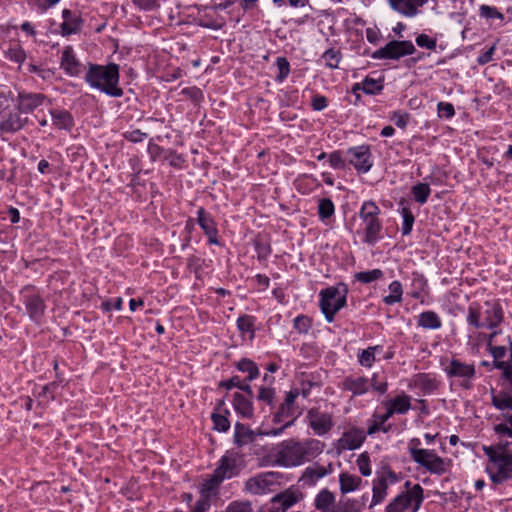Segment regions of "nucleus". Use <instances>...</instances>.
Masks as SVG:
<instances>
[{
	"instance_id": "1",
	"label": "nucleus",
	"mask_w": 512,
	"mask_h": 512,
	"mask_svg": "<svg viewBox=\"0 0 512 512\" xmlns=\"http://www.w3.org/2000/svg\"><path fill=\"white\" fill-rule=\"evenodd\" d=\"M324 446V443L317 439L284 440L278 445L276 462L284 467L298 466L321 454Z\"/></svg>"
},
{
	"instance_id": "2",
	"label": "nucleus",
	"mask_w": 512,
	"mask_h": 512,
	"mask_svg": "<svg viewBox=\"0 0 512 512\" xmlns=\"http://www.w3.org/2000/svg\"><path fill=\"white\" fill-rule=\"evenodd\" d=\"M84 79L91 88L109 96L121 97L123 95V90L118 86L119 65L115 63L108 65L89 64Z\"/></svg>"
},
{
	"instance_id": "3",
	"label": "nucleus",
	"mask_w": 512,
	"mask_h": 512,
	"mask_svg": "<svg viewBox=\"0 0 512 512\" xmlns=\"http://www.w3.org/2000/svg\"><path fill=\"white\" fill-rule=\"evenodd\" d=\"M380 208L374 201H365L359 211V217L363 226V241L374 245L380 239L382 224L379 220Z\"/></svg>"
},
{
	"instance_id": "4",
	"label": "nucleus",
	"mask_w": 512,
	"mask_h": 512,
	"mask_svg": "<svg viewBox=\"0 0 512 512\" xmlns=\"http://www.w3.org/2000/svg\"><path fill=\"white\" fill-rule=\"evenodd\" d=\"M347 292V286L343 283L320 291L319 305L327 322H333L335 314L346 305Z\"/></svg>"
},
{
	"instance_id": "5",
	"label": "nucleus",
	"mask_w": 512,
	"mask_h": 512,
	"mask_svg": "<svg viewBox=\"0 0 512 512\" xmlns=\"http://www.w3.org/2000/svg\"><path fill=\"white\" fill-rule=\"evenodd\" d=\"M410 482L405 483L407 491L397 495L387 506L385 512H405L412 507L413 512H417L424 499V490L419 484H415L409 489Z\"/></svg>"
},
{
	"instance_id": "6",
	"label": "nucleus",
	"mask_w": 512,
	"mask_h": 512,
	"mask_svg": "<svg viewBox=\"0 0 512 512\" xmlns=\"http://www.w3.org/2000/svg\"><path fill=\"white\" fill-rule=\"evenodd\" d=\"M282 480L283 475L279 472H263L249 478L245 482V490L254 495L273 493L280 488Z\"/></svg>"
},
{
	"instance_id": "7",
	"label": "nucleus",
	"mask_w": 512,
	"mask_h": 512,
	"mask_svg": "<svg viewBox=\"0 0 512 512\" xmlns=\"http://www.w3.org/2000/svg\"><path fill=\"white\" fill-rule=\"evenodd\" d=\"M411 459L424 467L431 474L443 475L449 466V461L440 457L435 450L411 448Z\"/></svg>"
},
{
	"instance_id": "8",
	"label": "nucleus",
	"mask_w": 512,
	"mask_h": 512,
	"mask_svg": "<svg viewBox=\"0 0 512 512\" xmlns=\"http://www.w3.org/2000/svg\"><path fill=\"white\" fill-rule=\"evenodd\" d=\"M300 395L299 389H292L288 393H286L284 401L280 404L278 411L274 414L273 422L281 423L286 419H290L287 421L281 428L277 430H273L271 433L273 435H278L284 431L285 428L291 426L297 416L299 415L298 407L295 405L296 398Z\"/></svg>"
},
{
	"instance_id": "9",
	"label": "nucleus",
	"mask_w": 512,
	"mask_h": 512,
	"mask_svg": "<svg viewBox=\"0 0 512 512\" xmlns=\"http://www.w3.org/2000/svg\"><path fill=\"white\" fill-rule=\"evenodd\" d=\"M243 468L244 460L239 452L228 450L219 459L214 472L218 474L222 480H226L238 476Z\"/></svg>"
},
{
	"instance_id": "10",
	"label": "nucleus",
	"mask_w": 512,
	"mask_h": 512,
	"mask_svg": "<svg viewBox=\"0 0 512 512\" xmlns=\"http://www.w3.org/2000/svg\"><path fill=\"white\" fill-rule=\"evenodd\" d=\"M415 51L414 44L409 40H392L384 47L377 49L372 54V58L398 60L401 57L412 55Z\"/></svg>"
},
{
	"instance_id": "11",
	"label": "nucleus",
	"mask_w": 512,
	"mask_h": 512,
	"mask_svg": "<svg viewBox=\"0 0 512 512\" xmlns=\"http://www.w3.org/2000/svg\"><path fill=\"white\" fill-rule=\"evenodd\" d=\"M445 372L450 378L461 379L460 386L464 389H471L472 380L475 377L476 370L473 364L461 362L458 359H451L449 365L445 367Z\"/></svg>"
},
{
	"instance_id": "12",
	"label": "nucleus",
	"mask_w": 512,
	"mask_h": 512,
	"mask_svg": "<svg viewBox=\"0 0 512 512\" xmlns=\"http://www.w3.org/2000/svg\"><path fill=\"white\" fill-rule=\"evenodd\" d=\"M308 426L315 435L323 436L329 433L334 427L333 417L330 413L319 408H311L306 415Z\"/></svg>"
},
{
	"instance_id": "13",
	"label": "nucleus",
	"mask_w": 512,
	"mask_h": 512,
	"mask_svg": "<svg viewBox=\"0 0 512 512\" xmlns=\"http://www.w3.org/2000/svg\"><path fill=\"white\" fill-rule=\"evenodd\" d=\"M348 161L360 173H367L373 162L369 146L361 145L347 150Z\"/></svg>"
},
{
	"instance_id": "14",
	"label": "nucleus",
	"mask_w": 512,
	"mask_h": 512,
	"mask_svg": "<svg viewBox=\"0 0 512 512\" xmlns=\"http://www.w3.org/2000/svg\"><path fill=\"white\" fill-rule=\"evenodd\" d=\"M366 439L365 431L358 427H351L342 433L337 440L335 448L338 453L345 450H355L359 448Z\"/></svg>"
},
{
	"instance_id": "15",
	"label": "nucleus",
	"mask_w": 512,
	"mask_h": 512,
	"mask_svg": "<svg viewBox=\"0 0 512 512\" xmlns=\"http://www.w3.org/2000/svg\"><path fill=\"white\" fill-rule=\"evenodd\" d=\"M29 288L25 287L22 290L24 305L26 307V311L31 320L35 322H39L42 316L44 315L46 305L43 298L34 293H28Z\"/></svg>"
},
{
	"instance_id": "16",
	"label": "nucleus",
	"mask_w": 512,
	"mask_h": 512,
	"mask_svg": "<svg viewBox=\"0 0 512 512\" xmlns=\"http://www.w3.org/2000/svg\"><path fill=\"white\" fill-rule=\"evenodd\" d=\"M46 99L42 93L20 92L17 97L16 109L21 113H30L41 106Z\"/></svg>"
},
{
	"instance_id": "17",
	"label": "nucleus",
	"mask_w": 512,
	"mask_h": 512,
	"mask_svg": "<svg viewBox=\"0 0 512 512\" xmlns=\"http://www.w3.org/2000/svg\"><path fill=\"white\" fill-rule=\"evenodd\" d=\"M197 222L203 230L204 234L208 237V242L210 244H218V230L216 228L215 221L203 207H200L197 210Z\"/></svg>"
},
{
	"instance_id": "18",
	"label": "nucleus",
	"mask_w": 512,
	"mask_h": 512,
	"mask_svg": "<svg viewBox=\"0 0 512 512\" xmlns=\"http://www.w3.org/2000/svg\"><path fill=\"white\" fill-rule=\"evenodd\" d=\"M341 387L344 391L351 392L352 396H361L368 392L370 380L365 376H347L342 381Z\"/></svg>"
},
{
	"instance_id": "19",
	"label": "nucleus",
	"mask_w": 512,
	"mask_h": 512,
	"mask_svg": "<svg viewBox=\"0 0 512 512\" xmlns=\"http://www.w3.org/2000/svg\"><path fill=\"white\" fill-rule=\"evenodd\" d=\"M484 327L494 329L503 321V311L497 302H485V310L482 312Z\"/></svg>"
},
{
	"instance_id": "20",
	"label": "nucleus",
	"mask_w": 512,
	"mask_h": 512,
	"mask_svg": "<svg viewBox=\"0 0 512 512\" xmlns=\"http://www.w3.org/2000/svg\"><path fill=\"white\" fill-rule=\"evenodd\" d=\"M28 123L27 117H22L19 110L11 111L0 122L1 133H16Z\"/></svg>"
},
{
	"instance_id": "21",
	"label": "nucleus",
	"mask_w": 512,
	"mask_h": 512,
	"mask_svg": "<svg viewBox=\"0 0 512 512\" xmlns=\"http://www.w3.org/2000/svg\"><path fill=\"white\" fill-rule=\"evenodd\" d=\"M62 17L63 23L60 25V28L63 36L78 33L81 30L83 20L78 13L64 9L62 11Z\"/></svg>"
},
{
	"instance_id": "22",
	"label": "nucleus",
	"mask_w": 512,
	"mask_h": 512,
	"mask_svg": "<svg viewBox=\"0 0 512 512\" xmlns=\"http://www.w3.org/2000/svg\"><path fill=\"white\" fill-rule=\"evenodd\" d=\"M60 67L70 76H78L81 74L82 65L75 57L71 46H66L63 49Z\"/></svg>"
},
{
	"instance_id": "23",
	"label": "nucleus",
	"mask_w": 512,
	"mask_h": 512,
	"mask_svg": "<svg viewBox=\"0 0 512 512\" xmlns=\"http://www.w3.org/2000/svg\"><path fill=\"white\" fill-rule=\"evenodd\" d=\"M233 408L243 418L251 419L254 415L253 398L236 392L233 395Z\"/></svg>"
},
{
	"instance_id": "24",
	"label": "nucleus",
	"mask_w": 512,
	"mask_h": 512,
	"mask_svg": "<svg viewBox=\"0 0 512 512\" xmlns=\"http://www.w3.org/2000/svg\"><path fill=\"white\" fill-rule=\"evenodd\" d=\"M330 473H332V464H329L328 467L314 464L305 469L301 480L304 482V484L314 485L319 479L327 476Z\"/></svg>"
},
{
	"instance_id": "25",
	"label": "nucleus",
	"mask_w": 512,
	"mask_h": 512,
	"mask_svg": "<svg viewBox=\"0 0 512 512\" xmlns=\"http://www.w3.org/2000/svg\"><path fill=\"white\" fill-rule=\"evenodd\" d=\"M336 498L334 493H332L327 488L322 489L314 499V506L317 510L322 512H331L337 511L338 508L335 507Z\"/></svg>"
},
{
	"instance_id": "26",
	"label": "nucleus",
	"mask_w": 512,
	"mask_h": 512,
	"mask_svg": "<svg viewBox=\"0 0 512 512\" xmlns=\"http://www.w3.org/2000/svg\"><path fill=\"white\" fill-rule=\"evenodd\" d=\"M297 502V497L293 492L285 491L272 498V508L270 512H286Z\"/></svg>"
},
{
	"instance_id": "27",
	"label": "nucleus",
	"mask_w": 512,
	"mask_h": 512,
	"mask_svg": "<svg viewBox=\"0 0 512 512\" xmlns=\"http://www.w3.org/2000/svg\"><path fill=\"white\" fill-rule=\"evenodd\" d=\"M223 481L224 480H222L221 477L213 471L212 475H210L200 485V496H205L208 499H210L212 496H216Z\"/></svg>"
},
{
	"instance_id": "28",
	"label": "nucleus",
	"mask_w": 512,
	"mask_h": 512,
	"mask_svg": "<svg viewBox=\"0 0 512 512\" xmlns=\"http://www.w3.org/2000/svg\"><path fill=\"white\" fill-rule=\"evenodd\" d=\"M417 325L423 329L437 330L441 328L442 321L436 312L428 310L419 314Z\"/></svg>"
},
{
	"instance_id": "29",
	"label": "nucleus",
	"mask_w": 512,
	"mask_h": 512,
	"mask_svg": "<svg viewBox=\"0 0 512 512\" xmlns=\"http://www.w3.org/2000/svg\"><path fill=\"white\" fill-rule=\"evenodd\" d=\"M388 483L387 478L384 475L378 476L373 480V488H372V501L371 505L375 506L380 504L387 496Z\"/></svg>"
},
{
	"instance_id": "30",
	"label": "nucleus",
	"mask_w": 512,
	"mask_h": 512,
	"mask_svg": "<svg viewBox=\"0 0 512 512\" xmlns=\"http://www.w3.org/2000/svg\"><path fill=\"white\" fill-rule=\"evenodd\" d=\"M255 440V432L251 430L247 425L242 423H236L234 433V443L238 447L245 446L252 443Z\"/></svg>"
},
{
	"instance_id": "31",
	"label": "nucleus",
	"mask_w": 512,
	"mask_h": 512,
	"mask_svg": "<svg viewBox=\"0 0 512 512\" xmlns=\"http://www.w3.org/2000/svg\"><path fill=\"white\" fill-rule=\"evenodd\" d=\"M53 125L58 129L70 130L74 126V120L70 112L67 110H51L50 111Z\"/></svg>"
},
{
	"instance_id": "32",
	"label": "nucleus",
	"mask_w": 512,
	"mask_h": 512,
	"mask_svg": "<svg viewBox=\"0 0 512 512\" xmlns=\"http://www.w3.org/2000/svg\"><path fill=\"white\" fill-rule=\"evenodd\" d=\"M383 347L381 345L369 346L366 349L359 350L357 360L360 366L371 368L376 361V354L381 352Z\"/></svg>"
},
{
	"instance_id": "33",
	"label": "nucleus",
	"mask_w": 512,
	"mask_h": 512,
	"mask_svg": "<svg viewBox=\"0 0 512 512\" xmlns=\"http://www.w3.org/2000/svg\"><path fill=\"white\" fill-rule=\"evenodd\" d=\"M362 483L360 477L343 472L339 475L340 491L342 494H347L357 490Z\"/></svg>"
},
{
	"instance_id": "34",
	"label": "nucleus",
	"mask_w": 512,
	"mask_h": 512,
	"mask_svg": "<svg viewBox=\"0 0 512 512\" xmlns=\"http://www.w3.org/2000/svg\"><path fill=\"white\" fill-rule=\"evenodd\" d=\"M411 398L406 394L399 395L385 402V406H389L393 413L405 414L411 408Z\"/></svg>"
},
{
	"instance_id": "35",
	"label": "nucleus",
	"mask_w": 512,
	"mask_h": 512,
	"mask_svg": "<svg viewBox=\"0 0 512 512\" xmlns=\"http://www.w3.org/2000/svg\"><path fill=\"white\" fill-rule=\"evenodd\" d=\"M390 7L405 17H415L418 15L419 10L412 4L411 0H388Z\"/></svg>"
},
{
	"instance_id": "36",
	"label": "nucleus",
	"mask_w": 512,
	"mask_h": 512,
	"mask_svg": "<svg viewBox=\"0 0 512 512\" xmlns=\"http://www.w3.org/2000/svg\"><path fill=\"white\" fill-rule=\"evenodd\" d=\"M363 90L366 94H376L379 93L383 89V85L380 80L374 79L372 77L367 76L362 83L354 84L352 91L356 92L357 90Z\"/></svg>"
},
{
	"instance_id": "37",
	"label": "nucleus",
	"mask_w": 512,
	"mask_h": 512,
	"mask_svg": "<svg viewBox=\"0 0 512 512\" xmlns=\"http://www.w3.org/2000/svg\"><path fill=\"white\" fill-rule=\"evenodd\" d=\"M236 367L239 371L248 374L246 378L247 381H252L256 379L260 374L256 363L247 358H243L240 361H238Z\"/></svg>"
},
{
	"instance_id": "38",
	"label": "nucleus",
	"mask_w": 512,
	"mask_h": 512,
	"mask_svg": "<svg viewBox=\"0 0 512 512\" xmlns=\"http://www.w3.org/2000/svg\"><path fill=\"white\" fill-rule=\"evenodd\" d=\"M466 320L467 323L473 326L474 328H485L484 322L482 320L481 308L475 303L469 305Z\"/></svg>"
},
{
	"instance_id": "39",
	"label": "nucleus",
	"mask_w": 512,
	"mask_h": 512,
	"mask_svg": "<svg viewBox=\"0 0 512 512\" xmlns=\"http://www.w3.org/2000/svg\"><path fill=\"white\" fill-rule=\"evenodd\" d=\"M390 294L383 298L386 305H393L402 301L403 289L399 281H393L389 285Z\"/></svg>"
},
{
	"instance_id": "40",
	"label": "nucleus",
	"mask_w": 512,
	"mask_h": 512,
	"mask_svg": "<svg viewBox=\"0 0 512 512\" xmlns=\"http://www.w3.org/2000/svg\"><path fill=\"white\" fill-rule=\"evenodd\" d=\"M411 192L416 202L424 204L429 198L431 189L426 183H417L412 187Z\"/></svg>"
},
{
	"instance_id": "41",
	"label": "nucleus",
	"mask_w": 512,
	"mask_h": 512,
	"mask_svg": "<svg viewBox=\"0 0 512 512\" xmlns=\"http://www.w3.org/2000/svg\"><path fill=\"white\" fill-rule=\"evenodd\" d=\"M479 16L486 20H499L504 21V14L500 12L496 7L483 4L479 8Z\"/></svg>"
},
{
	"instance_id": "42",
	"label": "nucleus",
	"mask_w": 512,
	"mask_h": 512,
	"mask_svg": "<svg viewBox=\"0 0 512 512\" xmlns=\"http://www.w3.org/2000/svg\"><path fill=\"white\" fill-rule=\"evenodd\" d=\"M255 318L251 315H242L237 319V328L242 334L249 333L250 338L254 337Z\"/></svg>"
},
{
	"instance_id": "43",
	"label": "nucleus",
	"mask_w": 512,
	"mask_h": 512,
	"mask_svg": "<svg viewBox=\"0 0 512 512\" xmlns=\"http://www.w3.org/2000/svg\"><path fill=\"white\" fill-rule=\"evenodd\" d=\"M383 277L381 269H373L369 271H362L355 274V278L364 284L371 283Z\"/></svg>"
},
{
	"instance_id": "44",
	"label": "nucleus",
	"mask_w": 512,
	"mask_h": 512,
	"mask_svg": "<svg viewBox=\"0 0 512 512\" xmlns=\"http://www.w3.org/2000/svg\"><path fill=\"white\" fill-rule=\"evenodd\" d=\"M335 211V207L333 202L329 198H322L318 203V214L320 219H328L330 218Z\"/></svg>"
},
{
	"instance_id": "45",
	"label": "nucleus",
	"mask_w": 512,
	"mask_h": 512,
	"mask_svg": "<svg viewBox=\"0 0 512 512\" xmlns=\"http://www.w3.org/2000/svg\"><path fill=\"white\" fill-rule=\"evenodd\" d=\"M401 215L403 217V224L401 227L402 235H409L415 221L414 215L409 207H403L401 209Z\"/></svg>"
},
{
	"instance_id": "46",
	"label": "nucleus",
	"mask_w": 512,
	"mask_h": 512,
	"mask_svg": "<svg viewBox=\"0 0 512 512\" xmlns=\"http://www.w3.org/2000/svg\"><path fill=\"white\" fill-rule=\"evenodd\" d=\"M340 58H341L340 52L333 48L328 49L322 55V59L325 61V65L331 69H335L338 67Z\"/></svg>"
},
{
	"instance_id": "47",
	"label": "nucleus",
	"mask_w": 512,
	"mask_h": 512,
	"mask_svg": "<svg viewBox=\"0 0 512 512\" xmlns=\"http://www.w3.org/2000/svg\"><path fill=\"white\" fill-rule=\"evenodd\" d=\"M275 389L261 386L257 395V400L265 402L270 407L275 404Z\"/></svg>"
},
{
	"instance_id": "48",
	"label": "nucleus",
	"mask_w": 512,
	"mask_h": 512,
	"mask_svg": "<svg viewBox=\"0 0 512 512\" xmlns=\"http://www.w3.org/2000/svg\"><path fill=\"white\" fill-rule=\"evenodd\" d=\"M492 404L499 410H512V396L509 394L493 395Z\"/></svg>"
},
{
	"instance_id": "49",
	"label": "nucleus",
	"mask_w": 512,
	"mask_h": 512,
	"mask_svg": "<svg viewBox=\"0 0 512 512\" xmlns=\"http://www.w3.org/2000/svg\"><path fill=\"white\" fill-rule=\"evenodd\" d=\"M276 65L278 68V75L276 76V80L278 82H283L290 73V64L285 57H278L276 60Z\"/></svg>"
},
{
	"instance_id": "50",
	"label": "nucleus",
	"mask_w": 512,
	"mask_h": 512,
	"mask_svg": "<svg viewBox=\"0 0 512 512\" xmlns=\"http://www.w3.org/2000/svg\"><path fill=\"white\" fill-rule=\"evenodd\" d=\"M211 418H212L215 430H217L219 432H226L229 430L230 422L225 415H221L219 413H213Z\"/></svg>"
},
{
	"instance_id": "51",
	"label": "nucleus",
	"mask_w": 512,
	"mask_h": 512,
	"mask_svg": "<svg viewBox=\"0 0 512 512\" xmlns=\"http://www.w3.org/2000/svg\"><path fill=\"white\" fill-rule=\"evenodd\" d=\"M6 56L9 60L16 63H23L26 59L25 51L18 45L10 47L6 52Z\"/></svg>"
},
{
	"instance_id": "52",
	"label": "nucleus",
	"mask_w": 512,
	"mask_h": 512,
	"mask_svg": "<svg viewBox=\"0 0 512 512\" xmlns=\"http://www.w3.org/2000/svg\"><path fill=\"white\" fill-rule=\"evenodd\" d=\"M370 380V388L374 390L375 392L379 393L380 395H383L388 390V382L386 379H383L381 381L378 380V374L374 373Z\"/></svg>"
},
{
	"instance_id": "53",
	"label": "nucleus",
	"mask_w": 512,
	"mask_h": 512,
	"mask_svg": "<svg viewBox=\"0 0 512 512\" xmlns=\"http://www.w3.org/2000/svg\"><path fill=\"white\" fill-rule=\"evenodd\" d=\"M293 326L299 333H307L311 327V319L307 316L299 315L294 319Z\"/></svg>"
},
{
	"instance_id": "54",
	"label": "nucleus",
	"mask_w": 512,
	"mask_h": 512,
	"mask_svg": "<svg viewBox=\"0 0 512 512\" xmlns=\"http://www.w3.org/2000/svg\"><path fill=\"white\" fill-rule=\"evenodd\" d=\"M416 44L421 48L435 50L437 46V40L435 38L429 37L427 34L422 33L416 37Z\"/></svg>"
},
{
	"instance_id": "55",
	"label": "nucleus",
	"mask_w": 512,
	"mask_h": 512,
	"mask_svg": "<svg viewBox=\"0 0 512 512\" xmlns=\"http://www.w3.org/2000/svg\"><path fill=\"white\" fill-rule=\"evenodd\" d=\"M438 116L441 118L450 119L455 115L454 106L448 102H439L437 104Z\"/></svg>"
},
{
	"instance_id": "56",
	"label": "nucleus",
	"mask_w": 512,
	"mask_h": 512,
	"mask_svg": "<svg viewBox=\"0 0 512 512\" xmlns=\"http://www.w3.org/2000/svg\"><path fill=\"white\" fill-rule=\"evenodd\" d=\"M357 465H358L360 473L363 476H369L371 474L370 459H369V456L366 453L361 454L358 457Z\"/></svg>"
},
{
	"instance_id": "57",
	"label": "nucleus",
	"mask_w": 512,
	"mask_h": 512,
	"mask_svg": "<svg viewBox=\"0 0 512 512\" xmlns=\"http://www.w3.org/2000/svg\"><path fill=\"white\" fill-rule=\"evenodd\" d=\"M418 383L425 390L433 391L437 388L436 380L428 374L418 375Z\"/></svg>"
},
{
	"instance_id": "58",
	"label": "nucleus",
	"mask_w": 512,
	"mask_h": 512,
	"mask_svg": "<svg viewBox=\"0 0 512 512\" xmlns=\"http://www.w3.org/2000/svg\"><path fill=\"white\" fill-rule=\"evenodd\" d=\"M226 512H252V507L249 502L234 501L228 505Z\"/></svg>"
},
{
	"instance_id": "59",
	"label": "nucleus",
	"mask_w": 512,
	"mask_h": 512,
	"mask_svg": "<svg viewBox=\"0 0 512 512\" xmlns=\"http://www.w3.org/2000/svg\"><path fill=\"white\" fill-rule=\"evenodd\" d=\"M181 93L195 103L199 102L203 98L202 91L197 87L184 88Z\"/></svg>"
},
{
	"instance_id": "60",
	"label": "nucleus",
	"mask_w": 512,
	"mask_h": 512,
	"mask_svg": "<svg viewBox=\"0 0 512 512\" xmlns=\"http://www.w3.org/2000/svg\"><path fill=\"white\" fill-rule=\"evenodd\" d=\"M329 163L336 169H343L345 167V160L339 151H334L329 155Z\"/></svg>"
},
{
	"instance_id": "61",
	"label": "nucleus",
	"mask_w": 512,
	"mask_h": 512,
	"mask_svg": "<svg viewBox=\"0 0 512 512\" xmlns=\"http://www.w3.org/2000/svg\"><path fill=\"white\" fill-rule=\"evenodd\" d=\"M211 506L210 499L200 496L190 512H207Z\"/></svg>"
},
{
	"instance_id": "62",
	"label": "nucleus",
	"mask_w": 512,
	"mask_h": 512,
	"mask_svg": "<svg viewBox=\"0 0 512 512\" xmlns=\"http://www.w3.org/2000/svg\"><path fill=\"white\" fill-rule=\"evenodd\" d=\"M147 136L146 133L141 132L139 129L127 131L124 133L125 139L131 142H141Z\"/></svg>"
},
{
	"instance_id": "63",
	"label": "nucleus",
	"mask_w": 512,
	"mask_h": 512,
	"mask_svg": "<svg viewBox=\"0 0 512 512\" xmlns=\"http://www.w3.org/2000/svg\"><path fill=\"white\" fill-rule=\"evenodd\" d=\"M133 3L143 10H153L159 6L158 0H133Z\"/></svg>"
},
{
	"instance_id": "64",
	"label": "nucleus",
	"mask_w": 512,
	"mask_h": 512,
	"mask_svg": "<svg viewBox=\"0 0 512 512\" xmlns=\"http://www.w3.org/2000/svg\"><path fill=\"white\" fill-rule=\"evenodd\" d=\"M496 46L492 45L488 50L479 55L477 62L480 65H484L492 61Z\"/></svg>"
}]
</instances>
